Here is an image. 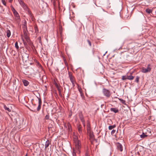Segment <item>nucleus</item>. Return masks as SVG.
I'll list each match as a JSON object with an SVG mask.
<instances>
[{
  "label": "nucleus",
  "mask_w": 156,
  "mask_h": 156,
  "mask_svg": "<svg viewBox=\"0 0 156 156\" xmlns=\"http://www.w3.org/2000/svg\"><path fill=\"white\" fill-rule=\"evenodd\" d=\"M81 148V144L80 141H78L75 144V148L73 149V155L76 156V151H79Z\"/></svg>",
  "instance_id": "nucleus-1"
},
{
  "label": "nucleus",
  "mask_w": 156,
  "mask_h": 156,
  "mask_svg": "<svg viewBox=\"0 0 156 156\" xmlns=\"http://www.w3.org/2000/svg\"><path fill=\"white\" fill-rule=\"evenodd\" d=\"M48 131L49 133H52L55 131V126L54 123L51 122L50 123L48 126Z\"/></svg>",
  "instance_id": "nucleus-2"
},
{
  "label": "nucleus",
  "mask_w": 156,
  "mask_h": 156,
  "mask_svg": "<svg viewBox=\"0 0 156 156\" xmlns=\"http://www.w3.org/2000/svg\"><path fill=\"white\" fill-rule=\"evenodd\" d=\"M102 92L104 95L106 97L108 98L110 97L111 93L109 90L105 88H104L103 89Z\"/></svg>",
  "instance_id": "nucleus-3"
},
{
  "label": "nucleus",
  "mask_w": 156,
  "mask_h": 156,
  "mask_svg": "<svg viewBox=\"0 0 156 156\" xmlns=\"http://www.w3.org/2000/svg\"><path fill=\"white\" fill-rule=\"evenodd\" d=\"M150 65L148 64L147 68L143 67L142 69L141 72L143 73H147L150 72L151 70V68L150 67Z\"/></svg>",
  "instance_id": "nucleus-4"
},
{
  "label": "nucleus",
  "mask_w": 156,
  "mask_h": 156,
  "mask_svg": "<svg viewBox=\"0 0 156 156\" xmlns=\"http://www.w3.org/2000/svg\"><path fill=\"white\" fill-rule=\"evenodd\" d=\"M38 107L37 108V110L38 111H39L41 109V103H42V102H41V98H38Z\"/></svg>",
  "instance_id": "nucleus-5"
},
{
  "label": "nucleus",
  "mask_w": 156,
  "mask_h": 156,
  "mask_svg": "<svg viewBox=\"0 0 156 156\" xmlns=\"http://www.w3.org/2000/svg\"><path fill=\"white\" fill-rule=\"evenodd\" d=\"M23 32L24 35V37L25 39L26 40L29 38L28 35L27 30H23Z\"/></svg>",
  "instance_id": "nucleus-6"
},
{
  "label": "nucleus",
  "mask_w": 156,
  "mask_h": 156,
  "mask_svg": "<svg viewBox=\"0 0 156 156\" xmlns=\"http://www.w3.org/2000/svg\"><path fill=\"white\" fill-rule=\"evenodd\" d=\"M116 145L117 147V149L120 150L121 151H122V145L119 143H117Z\"/></svg>",
  "instance_id": "nucleus-7"
},
{
  "label": "nucleus",
  "mask_w": 156,
  "mask_h": 156,
  "mask_svg": "<svg viewBox=\"0 0 156 156\" xmlns=\"http://www.w3.org/2000/svg\"><path fill=\"white\" fill-rule=\"evenodd\" d=\"M23 30H27V22L25 20L23 23V26L22 27Z\"/></svg>",
  "instance_id": "nucleus-8"
},
{
  "label": "nucleus",
  "mask_w": 156,
  "mask_h": 156,
  "mask_svg": "<svg viewBox=\"0 0 156 156\" xmlns=\"http://www.w3.org/2000/svg\"><path fill=\"white\" fill-rule=\"evenodd\" d=\"M22 82L25 86H27L29 84L28 81L25 80H23Z\"/></svg>",
  "instance_id": "nucleus-9"
},
{
  "label": "nucleus",
  "mask_w": 156,
  "mask_h": 156,
  "mask_svg": "<svg viewBox=\"0 0 156 156\" xmlns=\"http://www.w3.org/2000/svg\"><path fill=\"white\" fill-rule=\"evenodd\" d=\"M28 44L31 46L32 47L33 45V44L32 42L30 41V38L26 40Z\"/></svg>",
  "instance_id": "nucleus-10"
},
{
  "label": "nucleus",
  "mask_w": 156,
  "mask_h": 156,
  "mask_svg": "<svg viewBox=\"0 0 156 156\" xmlns=\"http://www.w3.org/2000/svg\"><path fill=\"white\" fill-rule=\"evenodd\" d=\"M67 126L69 131V132H71L72 129L71 124L69 123H68L67 124Z\"/></svg>",
  "instance_id": "nucleus-11"
},
{
  "label": "nucleus",
  "mask_w": 156,
  "mask_h": 156,
  "mask_svg": "<svg viewBox=\"0 0 156 156\" xmlns=\"http://www.w3.org/2000/svg\"><path fill=\"white\" fill-rule=\"evenodd\" d=\"M145 133L147 135H148L147 134H149V135L148 136H151V134L150 129H147V131L145 132Z\"/></svg>",
  "instance_id": "nucleus-12"
},
{
  "label": "nucleus",
  "mask_w": 156,
  "mask_h": 156,
  "mask_svg": "<svg viewBox=\"0 0 156 156\" xmlns=\"http://www.w3.org/2000/svg\"><path fill=\"white\" fill-rule=\"evenodd\" d=\"M89 136H90V140L91 143L92 144V141L94 139V135L92 133H90L89 134Z\"/></svg>",
  "instance_id": "nucleus-13"
},
{
  "label": "nucleus",
  "mask_w": 156,
  "mask_h": 156,
  "mask_svg": "<svg viewBox=\"0 0 156 156\" xmlns=\"http://www.w3.org/2000/svg\"><path fill=\"white\" fill-rule=\"evenodd\" d=\"M110 110L111 111L115 113H117L119 111L118 110L117 108H111L110 109Z\"/></svg>",
  "instance_id": "nucleus-14"
},
{
  "label": "nucleus",
  "mask_w": 156,
  "mask_h": 156,
  "mask_svg": "<svg viewBox=\"0 0 156 156\" xmlns=\"http://www.w3.org/2000/svg\"><path fill=\"white\" fill-rule=\"evenodd\" d=\"M148 135H147L145 133H143L141 135H140V136L141 138H144L147 136H148L149 135V134H147Z\"/></svg>",
  "instance_id": "nucleus-15"
},
{
  "label": "nucleus",
  "mask_w": 156,
  "mask_h": 156,
  "mask_svg": "<svg viewBox=\"0 0 156 156\" xmlns=\"http://www.w3.org/2000/svg\"><path fill=\"white\" fill-rule=\"evenodd\" d=\"M50 144L49 141L48 140H47L45 142V148H47Z\"/></svg>",
  "instance_id": "nucleus-16"
},
{
  "label": "nucleus",
  "mask_w": 156,
  "mask_h": 156,
  "mask_svg": "<svg viewBox=\"0 0 156 156\" xmlns=\"http://www.w3.org/2000/svg\"><path fill=\"white\" fill-rule=\"evenodd\" d=\"M145 11L148 14H150L151 13H152V10L148 8L146 9Z\"/></svg>",
  "instance_id": "nucleus-17"
},
{
  "label": "nucleus",
  "mask_w": 156,
  "mask_h": 156,
  "mask_svg": "<svg viewBox=\"0 0 156 156\" xmlns=\"http://www.w3.org/2000/svg\"><path fill=\"white\" fill-rule=\"evenodd\" d=\"M7 36L8 37H9L11 35V32L10 31L8 30L6 31Z\"/></svg>",
  "instance_id": "nucleus-18"
},
{
  "label": "nucleus",
  "mask_w": 156,
  "mask_h": 156,
  "mask_svg": "<svg viewBox=\"0 0 156 156\" xmlns=\"http://www.w3.org/2000/svg\"><path fill=\"white\" fill-rule=\"evenodd\" d=\"M79 118L82 122H83L84 121L83 115L82 114L79 115Z\"/></svg>",
  "instance_id": "nucleus-19"
},
{
  "label": "nucleus",
  "mask_w": 156,
  "mask_h": 156,
  "mask_svg": "<svg viewBox=\"0 0 156 156\" xmlns=\"http://www.w3.org/2000/svg\"><path fill=\"white\" fill-rule=\"evenodd\" d=\"M4 108L5 110L8 111L9 112H10L11 111V109L7 107L5 105H4Z\"/></svg>",
  "instance_id": "nucleus-20"
},
{
  "label": "nucleus",
  "mask_w": 156,
  "mask_h": 156,
  "mask_svg": "<svg viewBox=\"0 0 156 156\" xmlns=\"http://www.w3.org/2000/svg\"><path fill=\"white\" fill-rule=\"evenodd\" d=\"M15 16L17 18V19H19L20 18V16L17 12H16L13 13Z\"/></svg>",
  "instance_id": "nucleus-21"
},
{
  "label": "nucleus",
  "mask_w": 156,
  "mask_h": 156,
  "mask_svg": "<svg viewBox=\"0 0 156 156\" xmlns=\"http://www.w3.org/2000/svg\"><path fill=\"white\" fill-rule=\"evenodd\" d=\"M116 127V125H113L110 126L108 127V129L109 130H111L112 129L115 128Z\"/></svg>",
  "instance_id": "nucleus-22"
},
{
  "label": "nucleus",
  "mask_w": 156,
  "mask_h": 156,
  "mask_svg": "<svg viewBox=\"0 0 156 156\" xmlns=\"http://www.w3.org/2000/svg\"><path fill=\"white\" fill-rule=\"evenodd\" d=\"M77 127L79 132V133L80 134L82 133L81 127L80 125H79Z\"/></svg>",
  "instance_id": "nucleus-23"
},
{
  "label": "nucleus",
  "mask_w": 156,
  "mask_h": 156,
  "mask_svg": "<svg viewBox=\"0 0 156 156\" xmlns=\"http://www.w3.org/2000/svg\"><path fill=\"white\" fill-rule=\"evenodd\" d=\"M23 8L25 10H27L28 9V8L27 6H26V5H25V4L24 3L23 4V5H21Z\"/></svg>",
  "instance_id": "nucleus-24"
},
{
  "label": "nucleus",
  "mask_w": 156,
  "mask_h": 156,
  "mask_svg": "<svg viewBox=\"0 0 156 156\" xmlns=\"http://www.w3.org/2000/svg\"><path fill=\"white\" fill-rule=\"evenodd\" d=\"M134 78V77L133 76L130 75L129 76L128 80H133Z\"/></svg>",
  "instance_id": "nucleus-25"
},
{
  "label": "nucleus",
  "mask_w": 156,
  "mask_h": 156,
  "mask_svg": "<svg viewBox=\"0 0 156 156\" xmlns=\"http://www.w3.org/2000/svg\"><path fill=\"white\" fill-rule=\"evenodd\" d=\"M11 8L12 11L13 13H14L16 12H17L14 8L12 6V5L11 6Z\"/></svg>",
  "instance_id": "nucleus-26"
},
{
  "label": "nucleus",
  "mask_w": 156,
  "mask_h": 156,
  "mask_svg": "<svg viewBox=\"0 0 156 156\" xmlns=\"http://www.w3.org/2000/svg\"><path fill=\"white\" fill-rule=\"evenodd\" d=\"M11 8L12 11L13 13H14L16 12H17L14 8L12 6V5L11 6Z\"/></svg>",
  "instance_id": "nucleus-27"
},
{
  "label": "nucleus",
  "mask_w": 156,
  "mask_h": 156,
  "mask_svg": "<svg viewBox=\"0 0 156 156\" xmlns=\"http://www.w3.org/2000/svg\"><path fill=\"white\" fill-rule=\"evenodd\" d=\"M11 8L12 11L13 13H14L16 12H17L14 8L12 6V5L11 6Z\"/></svg>",
  "instance_id": "nucleus-28"
},
{
  "label": "nucleus",
  "mask_w": 156,
  "mask_h": 156,
  "mask_svg": "<svg viewBox=\"0 0 156 156\" xmlns=\"http://www.w3.org/2000/svg\"><path fill=\"white\" fill-rule=\"evenodd\" d=\"M140 79V77L138 76H136V78L135 82H136L137 83H138L139 82V79Z\"/></svg>",
  "instance_id": "nucleus-29"
},
{
  "label": "nucleus",
  "mask_w": 156,
  "mask_h": 156,
  "mask_svg": "<svg viewBox=\"0 0 156 156\" xmlns=\"http://www.w3.org/2000/svg\"><path fill=\"white\" fill-rule=\"evenodd\" d=\"M15 47L17 49H19V47L18 45V42L16 41L15 43Z\"/></svg>",
  "instance_id": "nucleus-30"
},
{
  "label": "nucleus",
  "mask_w": 156,
  "mask_h": 156,
  "mask_svg": "<svg viewBox=\"0 0 156 156\" xmlns=\"http://www.w3.org/2000/svg\"><path fill=\"white\" fill-rule=\"evenodd\" d=\"M69 78L71 82H74L73 78L72 76H69Z\"/></svg>",
  "instance_id": "nucleus-31"
},
{
  "label": "nucleus",
  "mask_w": 156,
  "mask_h": 156,
  "mask_svg": "<svg viewBox=\"0 0 156 156\" xmlns=\"http://www.w3.org/2000/svg\"><path fill=\"white\" fill-rule=\"evenodd\" d=\"M37 40H38L39 42L41 44H42V41L41 37H39L38 38Z\"/></svg>",
  "instance_id": "nucleus-32"
},
{
  "label": "nucleus",
  "mask_w": 156,
  "mask_h": 156,
  "mask_svg": "<svg viewBox=\"0 0 156 156\" xmlns=\"http://www.w3.org/2000/svg\"><path fill=\"white\" fill-rule=\"evenodd\" d=\"M18 1L21 5H23V4L24 3V2L22 1V0H18Z\"/></svg>",
  "instance_id": "nucleus-33"
},
{
  "label": "nucleus",
  "mask_w": 156,
  "mask_h": 156,
  "mask_svg": "<svg viewBox=\"0 0 156 156\" xmlns=\"http://www.w3.org/2000/svg\"><path fill=\"white\" fill-rule=\"evenodd\" d=\"M56 87L58 89V92L59 91H61V89L60 86H59L58 85H57Z\"/></svg>",
  "instance_id": "nucleus-34"
},
{
  "label": "nucleus",
  "mask_w": 156,
  "mask_h": 156,
  "mask_svg": "<svg viewBox=\"0 0 156 156\" xmlns=\"http://www.w3.org/2000/svg\"><path fill=\"white\" fill-rule=\"evenodd\" d=\"M122 80H125L127 79L126 75L123 76H122Z\"/></svg>",
  "instance_id": "nucleus-35"
},
{
  "label": "nucleus",
  "mask_w": 156,
  "mask_h": 156,
  "mask_svg": "<svg viewBox=\"0 0 156 156\" xmlns=\"http://www.w3.org/2000/svg\"><path fill=\"white\" fill-rule=\"evenodd\" d=\"M34 29L35 30V32L37 33L38 32V28L37 26H35Z\"/></svg>",
  "instance_id": "nucleus-36"
},
{
  "label": "nucleus",
  "mask_w": 156,
  "mask_h": 156,
  "mask_svg": "<svg viewBox=\"0 0 156 156\" xmlns=\"http://www.w3.org/2000/svg\"><path fill=\"white\" fill-rule=\"evenodd\" d=\"M2 2L3 4L5 6L6 5V2L5 0H2Z\"/></svg>",
  "instance_id": "nucleus-37"
},
{
  "label": "nucleus",
  "mask_w": 156,
  "mask_h": 156,
  "mask_svg": "<svg viewBox=\"0 0 156 156\" xmlns=\"http://www.w3.org/2000/svg\"><path fill=\"white\" fill-rule=\"evenodd\" d=\"M90 128L89 126V124L87 123V131H89L90 130Z\"/></svg>",
  "instance_id": "nucleus-38"
},
{
  "label": "nucleus",
  "mask_w": 156,
  "mask_h": 156,
  "mask_svg": "<svg viewBox=\"0 0 156 156\" xmlns=\"http://www.w3.org/2000/svg\"><path fill=\"white\" fill-rule=\"evenodd\" d=\"M30 110L33 112H36V109L35 108L31 107V109Z\"/></svg>",
  "instance_id": "nucleus-39"
},
{
  "label": "nucleus",
  "mask_w": 156,
  "mask_h": 156,
  "mask_svg": "<svg viewBox=\"0 0 156 156\" xmlns=\"http://www.w3.org/2000/svg\"><path fill=\"white\" fill-rule=\"evenodd\" d=\"M119 100L121 101L122 103L125 104V101L122 99H120Z\"/></svg>",
  "instance_id": "nucleus-40"
},
{
  "label": "nucleus",
  "mask_w": 156,
  "mask_h": 156,
  "mask_svg": "<svg viewBox=\"0 0 156 156\" xmlns=\"http://www.w3.org/2000/svg\"><path fill=\"white\" fill-rule=\"evenodd\" d=\"M23 42V43L24 44V46L26 47V48H27V42L25 41H24V42Z\"/></svg>",
  "instance_id": "nucleus-41"
},
{
  "label": "nucleus",
  "mask_w": 156,
  "mask_h": 156,
  "mask_svg": "<svg viewBox=\"0 0 156 156\" xmlns=\"http://www.w3.org/2000/svg\"><path fill=\"white\" fill-rule=\"evenodd\" d=\"M63 60L64 61V63L66 65V66H67L68 65L67 63L66 62V61L65 58H63Z\"/></svg>",
  "instance_id": "nucleus-42"
},
{
  "label": "nucleus",
  "mask_w": 156,
  "mask_h": 156,
  "mask_svg": "<svg viewBox=\"0 0 156 156\" xmlns=\"http://www.w3.org/2000/svg\"><path fill=\"white\" fill-rule=\"evenodd\" d=\"M89 153L88 151L87 150V151H86V153H85V156H89Z\"/></svg>",
  "instance_id": "nucleus-43"
},
{
  "label": "nucleus",
  "mask_w": 156,
  "mask_h": 156,
  "mask_svg": "<svg viewBox=\"0 0 156 156\" xmlns=\"http://www.w3.org/2000/svg\"><path fill=\"white\" fill-rule=\"evenodd\" d=\"M87 41L90 46H91V42L90 41H89V40H87Z\"/></svg>",
  "instance_id": "nucleus-44"
},
{
  "label": "nucleus",
  "mask_w": 156,
  "mask_h": 156,
  "mask_svg": "<svg viewBox=\"0 0 156 156\" xmlns=\"http://www.w3.org/2000/svg\"><path fill=\"white\" fill-rule=\"evenodd\" d=\"M94 50H93L91 52L90 55L91 56H93L94 55Z\"/></svg>",
  "instance_id": "nucleus-45"
},
{
  "label": "nucleus",
  "mask_w": 156,
  "mask_h": 156,
  "mask_svg": "<svg viewBox=\"0 0 156 156\" xmlns=\"http://www.w3.org/2000/svg\"><path fill=\"white\" fill-rule=\"evenodd\" d=\"M49 115H46L45 116V118L46 119H49Z\"/></svg>",
  "instance_id": "nucleus-46"
},
{
  "label": "nucleus",
  "mask_w": 156,
  "mask_h": 156,
  "mask_svg": "<svg viewBox=\"0 0 156 156\" xmlns=\"http://www.w3.org/2000/svg\"><path fill=\"white\" fill-rule=\"evenodd\" d=\"M116 130L114 129H113L111 132V133L112 134H114Z\"/></svg>",
  "instance_id": "nucleus-47"
},
{
  "label": "nucleus",
  "mask_w": 156,
  "mask_h": 156,
  "mask_svg": "<svg viewBox=\"0 0 156 156\" xmlns=\"http://www.w3.org/2000/svg\"><path fill=\"white\" fill-rule=\"evenodd\" d=\"M124 49L125 50V51H129V47H128V48H127V47L126 48H124Z\"/></svg>",
  "instance_id": "nucleus-48"
},
{
  "label": "nucleus",
  "mask_w": 156,
  "mask_h": 156,
  "mask_svg": "<svg viewBox=\"0 0 156 156\" xmlns=\"http://www.w3.org/2000/svg\"><path fill=\"white\" fill-rule=\"evenodd\" d=\"M58 94H59L60 96L61 97L62 96V93H61V91H59L58 92Z\"/></svg>",
  "instance_id": "nucleus-49"
},
{
  "label": "nucleus",
  "mask_w": 156,
  "mask_h": 156,
  "mask_svg": "<svg viewBox=\"0 0 156 156\" xmlns=\"http://www.w3.org/2000/svg\"><path fill=\"white\" fill-rule=\"evenodd\" d=\"M82 122V123H83V126H84V127H85V122L84 121H83V122Z\"/></svg>",
  "instance_id": "nucleus-50"
},
{
  "label": "nucleus",
  "mask_w": 156,
  "mask_h": 156,
  "mask_svg": "<svg viewBox=\"0 0 156 156\" xmlns=\"http://www.w3.org/2000/svg\"><path fill=\"white\" fill-rule=\"evenodd\" d=\"M72 84H73V87L74 86H75V84H74V81L73 82H72Z\"/></svg>",
  "instance_id": "nucleus-51"
},
{
  "label": "nucleus",
  "mask_w": 156,
  "mask_h": 156,
  "mask_svg": "<svg viewBox=\"0 0 156 156\" xmlns=\"http://www.w3.org/2000/svg\"><path fill=\"white\" fill-rule=\"evenodd\" d=\"M21 38H22V40L23 42H24V41H25L22 37Z\"/></svg>",
  "instance_id": "nucleus-52"
},
{
  "label": "nucleus",
  "mask_w": 156,
  "mask_h": 156,
  "mask_svg": "<svg viewBox=\"0 0 156 156\" xmlns=\"http://www.w3.org/2000/svg\"><path fill=\"white\" fill-rule=\"evenodd\" d=\"M13 0H9V2H12Z\"/></svg>",
  "instance_id": "nucleus-53"
},
{
  "label": "nucleus",
  "mask_w": 156,
  "mask_h": 156,
  "mask_svg": "<svg viewBox=\"0 0 156 156\" xmlns=\"http://www.w3.org/2000/svg\"><path fill=\"white\" fill-rule=\"evenodd\" d=\"M129 76H128V75H126V77L127 79L128 80Z\"/></svg>",
  "instance_id": "nucleus-54"
},
{
  "label": "nucleus",
  "mask_w": 156,
  "mask_h": 156,
  "mask_svg": "<svg viewBox=\"0 0 156 156\" xmlns=\"http://www.w3.org/2000/svg\"><path fill=\"white\" fill-rule=\"evenodd\" d=\"M64 127H66L67 128V126L66 125H64Z\"/></svg>",
  "instance_id": "nucleus-55"
},
{
  "label": "nucleus",
  "mask_w": 156,
  "mask_h": 156,
  "mask_svg": "<svg viewBox=\"0 0 156 156\" xmlns=\"http://www.w3.org/2000/svg\"><path fill=\"white\" fill-rule=\"evenodd\" d=\"M28 13H29V14H31V13H30V12H29V11L28 12Z\"/></svg>",
  "instance_id": "nucleus-56"
},
{
  "label": "nucleus",
  "mask_w": 156,
  "mask_h": 156,
  "mask_svg": "<svg viewBox=\"0 0 156 156\" xmlns=\"http://www.w3.org/2000/svg\"><path fill=\"white\" fill-rule=\"evenodd\" d=\"M107 52V51L105 53V54L104 55L106 54V53Z\"/></svg>",
  "instance_id": "nucleus-57"
},
{
  "label": "nucleus",
  "mask_w": 156,
  "mask_h": 156,
  "mask_svg": "<svg viewBox=\"0 0 156 156\" xmlns=\"http://www.w3.org/2000/svg\"><path fill=\"white\" fill-rule=\"evenodd\" d=\"M25 156H27V154H26V155Z\"/></svg>",
  "instance_id": "nucleus-58"
},
{
  "label": "nucleus",
  "mask_w": 156,
  "mask_h": 156,
  "mask_svg": "<svg viewBox=\"0 0 156 156\" xmlns=\"http://www.w3.org/2000/svg\"><path fill=\"white\" fill-rule=\"evenodd\" d=\"M55 156H58V155L57 154V155H55Z\"/></svg>",
  "instance_id": "nucleus-59"
},
{
  "label": "nucleus",
  "mask_w": 156,
  "mask_h": 156,
  "mask_svg": "<svg viewBox=\"0 0 156 156\" xmlns=\"http://www.w3.org/2000/svg\"><path fill=\"white\" fill-rule=\"evenodd\" d=\"M34 105V106H36V105L35 104V105Z\"/></svg>",
  "instance_id": "nucleus-60"
}]
</instances>
